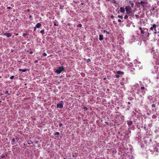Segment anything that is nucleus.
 I'll return each instance as SVG.
<instances>
[{"mask_svg": "<svg viewBox=\"0 0 159 159\" xmlns=\"http://www.w3.org/2000/svg\"><path fill=\"white\" fill-rule=\"evenodd\" d=\"M65 68L63 66H59L57 69H54L55 72L57 73V75L59 74L61 72L64 71Z\"/></svg>", "mask_w": 159, "mask_h": 159, "instance_id": "obj_1", "label": "nucleus"}, {"mask_svg": "<svg viewBox=\"0 0 159 159\" xmlns=\"http://www.w3.org/2000/svg\"><path fill=\"white\" fill-rule=\"evenodd\" d=\"M125 10L126 14L129 16H130L131 13H132V8L129 6H126L125 7Z\"/></svg>", "mask_w": 159, "mask_h": 159, "instance_id": "obj_2", "label": "nucleus"}, {"mask_svg": "<svg viewBox=\"0 0 159 159\" xmlns=\"http://www.w3.org/2000/svg\"><path fill=\"white\" fill-rule=\"evenodd\" d=\"M146 32L147 33V34H146L145 35H146V37H148L150 35L149 33L148 32V29L146 28H143V30H141V34H144Z\"/></svg>", "mask_w": 159, "mask_h": 159, "instance_id": "obj_3", "label": "nucleus"}, {"mask_svg": "<svg viewBox=\"0 0 159 159\" xmlns=\"http://www.w3.org/2000/svg\"><path fill=\"white\" fill-rule=\"evenodd\" d=\"M157 28V25L156 24H153L152 25V26L150 27V29L152 30H154V34H156L157 33H159V32L157 31V30L156 29Z\"/></svg>", "mask_w": 159, "mask_h": 159, "instance_id": "obj_4", "label": "nucleus"}, {"mask_svg": "<svg viewBox=\"0 0 159 159\" xmlns=\"http://www.w3.org/2000/svg\"><path fill=\"white\" fill-rule=\"evenodd\" d=\"M116 73L117 74L116 75L115 77L116 78H119L120 77V76L118 75H123L124 73L123 71L118 70L117 71Z\"/></svg>", "mask_w": 159, "mask_h": 159, "instance_id": "obj_5", "label": "nucleus"}, {"mask_svg": "<svg viewBox=\"0 0 159 159\" xmlns=\"http://www.w3.org/2000/svg\"><path fill=\"white\" fill-rule=\"evenodd\" d=\"M146 4V2L143 1H141L140 2H139L138 3V4L139 5L141 4V6H142L143 7H144L145 6V5Z\"/></svg>", "mask_w": 159, "mask_h": 159, "instance_id": "obj_6", "label": "nucleus"}, {"mask_svg": "<svg viewBox=\"0 0 159 159\" xmlns=\"http://www.w3.org/2000/svg\"><path fill=\"white\" fill-rule=\"evenodd\" d=\"M57 108H62L63 107V105L61 103H59L57 104Z\"/></svg>", "mask_w": 159, "mask_h": 159, "instance_id": "obj_7", "label": "nucleus"}, {"mask_svg": "<svg viewBox=\"0 0 159 159\" xmlns=\"http://www.w3.org/2000/svg\"><path fill=\"white\" fill-rule=\"evenodd\" d=\"M3 35L4 36H6L7 37L9 38L11 36L12 34L10 33H4Z\"/></svg>", "mask_w": 159, "mask_h": 159, "instance_id": "obj_8", "label": "nucleus"}, {"mask_svg": "<svg viewBox=\"0 0 159 159\" xmlns=\"http://www.w3.org/2000/svg\"><path fill=\"white\" fill-rule=\"evenodd\" d=\"M141 92L143 93V95H144L145 93V88L144 87H142L141 88Z\"/></svg>", "mask_w": 159, "mask_h": 159, "instance_id": "obj_9", "label": "nucleus"}, {"mask_svg": "<svg viewBox=\"0 0 159 159\" xmlns=\"http://www.w3.org/2000/svg\"><path fill=\"white\" fill-rule=\"evenodd\" d=\"M42 25L40 23H38L35 25V27L38 28H39Z\"/></svg>", "mask_w": 159, "mask_h": 159, "instance_id": "obj_10", "label": "nucleus"}, {"mask_svg": "<svg viewBox=\"0 0 159 159\" xmlns=\"http://www.w3.org/2000/svg\"><path fill=\"white\" fill-rule=\"evenodd\" d=\"M127 124L129 126L133 124V122L132 121L128 120L127 121Z\"/></svg>", "mask_w": 159, "mask_h": 159, "instance_id": "obj_11", "label": "nucleus"}, {"mask_svg": "<svg viewBox=\"0 0 159 159\" xmlns=\"http://www.w3.org/2000/svg\"><path fill=\"white\" fill-rule=\"evenodd\" d=\"M120 11L121 13H124L125 11V9L123 7H120Z\"/></svg>", "mask_w": 159, "mask_h": 159, "instance_id": "obj_12", "label": "nucleus"}, {"mask_svg": "<svg viewBox=\"0 0 159 159\" xmlns=\"http://www.w3.org/2000/svg\"><path fill=\"white\" fill-rule=\"evenodd\" d=\"M103 35L102 34H100L99 35V40L100 41H102L103 39Z\"/></svg>", "mask_w": 159, "mask_h": 159, "instance_id": "obj_13", "label": "nucleus"}, {"mask_svg": "<svg viewBox=\"0 0 159 159\" xmlns=\"http://www.w3.org/2000/svg\"><path fill=\"white\" fill-rule=\"evenodd\" d=\"M129 3L130 4L131 7H131V8L134 7V3H133L132 1H130L129 2Z\"/></svg>", "mask_w": 159, "mask_h": 159, "instance_id": "obj_14", "label": "nucleus"}, {"mask_svg": "<svg viewBox=\"0 0 159 159\" xmlns=\"http://www.w3.org/2000/svg\"><path fill=\"white\" fill-rule=\"evenodd\" d=\"M19 70L20 71H22L23 72H25V71H26L27 70V69H19Z\"/></svg>", "mask_w": 159, "mask_h": 159, "instance_id": "obj_15", "label": "nucleus"}, {"mask_svg": "<svg viewBox=\"0 0 159 159\" xmlns=\"http://www.w3.org/2000/svg\"><path fill=\"white\" fill-rule=\"evenodd\" d=\"M45 30L44 29H43V30H42L40 31V32L43 35L45 34L44 32Z\"/></svg>", "mask_w": 159, "mask_h": 159, "instance_id": "obj_16", "label": "nucleus"}, {"mask_svg": "<svg viewBox=\"0 0 159 159\" xmlns=\"http://www.w3.org/2000/svg\"><path fill=\"white\" fill-rule=\"evenodd\" d=\"M83 109L85 111H87L88 110V108L85 106H83Z\"/></svg>", "mask_w": 159, "mask_h": 159, "instance_id": "obj_17", "label": "nucleus"}, {"mask_svg": "<svg viewBox=\"0 0 159 159\" xmlns=\"http://www.w3.org/2000/svg\"><path fill=\"white\" fill-rule=\"evenodd\" d=\"M29 35V34L26 33H24L23 34V36L25 38H26V35Z\"/></svg>", "mask_w": 159, "mask_h": 159, "instance_id": "obj_18", "label": "nucleus"}, {"mask_svg": "<svg viewBox=\"0 0 159 159\" xmlns=\"http://www.w3.org/2000/svg\"><path fill=\"white\" fill-rule=\"evenodd\" d=\"M103 32L104 33H106L107 34H110L109 32L105 30H104L103 31Z\"/></svg>", "mask_w": 159, "mask_h": 159, "instance_id": "obj_19", "label": "nucleus"}, {"mask_svg": "<svg viewBox=\"0 0 159 159\" xmlns=\"http://www.w3.org/2000/svg\"><path fill=\"white\" fill-rule=\"evenodd\" d=\"M5 94H7L8 95H9L10 94V93H8V91L7 90H6L5 92Z\"/></svg>", "mask_w": 159, "mask_h": 159, "instance_id": "obj_20", "label": "nucleus"}, {"mask_svg": "<svg viewBox=\"0 0 159 159\" xmlns=\"http://www.w3.org/2000/svg\"><path fill=\"white\" fill-rule=\"evenodd\" d=\"M118 18H120V19H123V17L122 16H120V15H118Z\"/></svg>", "mask_w": 159, "mask_h": 159, "instance_id": "obj_21", "label": "nucleus"}, {"mask_svg": "<svg viewBox=\"0 0 159 159\" xmlns=\"http://www.w3.org/2000/svg\"><path fill=\"white\" fill-rule=\"evenodd\" d=\"M59 134H60L59 133V132H57L55 133L54 135H59Z\"/></svg>", "mask_w": 159, "mask_h": 159, "instance_id": "obj_22", "label": "nucleus"}, {"mask_svg": "<svg viewBox=\"0 0 159 159\" xmlns=\"http://www.w3.org/2000/svg\"><path fill=\"white\" fill-rule=\"evenodd\" d=\"M128 18V16L127 15H125L124 17V18L125 19H127Z\"/></svg>", "mask_w": 159, "mask_h": 159, "instance_id": "obj_23", "label": "nucleus"}, {"mask_svg": "<svg viewBox=\"0 0 159 159\" xmlns=\"http://www.w3.org/2000/svg\"><path fill=\"white\" fill-rule=\"evenodd\" d=\"M82 25L81 24H79L78 25H77V26L78 27H82Z\"/></svg>", "mask_w": 159, "mask_h": 159, "instance_id": "obj_24", "label": "nucleus"}, {"mask_svg": "<svg viewBox=\"0 0 159 159\" xmlns=\"http://www.w3.org/2000/svg\"><path fill=\"white\" fill-rule=\"evenodd\" d=\"M91 61V60L89 58L87 60V63H89V62H90Z\"/></svg>", "mask_w": 159, "mask_h": 159, "instance_id": "obj_25", "label": "nucleus"}, {"mask_svg": "<svg viewBox=\"0 0 159 159\" xmlns=\"http://www.w3.org/2000/svg\"><path fill=\"white\" fill-rule=\"evenodd\" d=\"M42 55L43 56H46L47 55V54L46 53H44Z\"/></svg>", "mask_w": 159, "mask_h": 159, "instance_id": "obj_26", "label": "nucleus"}, {"mask_svg": "<svg viewBox=\"0 0 159 159\" xmlns=\"http://www.w3.org/2000/svg\"><path fill=\"white\" fill-rule=\"evenodd\" d=\"M157 117V116H156V115H152V118H155Z\"/></svg>", "mask_w": 159, "mask_h": 159, "instance_id": "obj_27", "label": "nucleus"}, {"mask_svg": "<svg viewBox=\"0 0 159 159\" xmlns=\"http://www.w3.org/2000/svg\"><path fill=\"white\" fill-rule=\"evenodd\" d=\"M14 76L13 75L10 77V79H14Z\"/></svg>", "mask_w": 159, "mask_h": 159, "instance_id": "obj_28", "label": "nucleus"}, {"mask_svg": "<svg viewBox=\"0 0 159 159\" xmlns=\"http://www.w3.org/2000/svg\"><path fill=\"white\" fill-rule=\"evenodd\" d=\"M156 106L154 104H153L152 105V107H155Z\"/></svg>", "mask_w": 159, "mask_h": 159, "instance_id": "obj_29", "label": "nucleus"}, {"mask_svg": "<svg viewBox=\"0 0 159 159\" xmlns=\"http://www.w3.org/2000/svg\"><path fill=\"white\" fill-rule=\"evenodd\" d=\"M15 141V139L14 138H13L12 140V142H14Z\"/></svg>", "mask_w": 159, "mask_h": 159, "instance_id": "obj_30", "label": "nucleus"}, {"mask_svg": "<svg viewBox=\"0 0 159 159\" xmlns=\"http://www.w3.org/2000/svg\"><path fill=\"white\" fill-rule=\"evenodd\" d=\"M38 62V60H36L35 61H34V63H37Z\"/></svg>", "mask_w": 159, "mask_h": 159, "instance_id": "obj_31", "label": "nucleus"}, {"mask_svg": "<svg viewBox=\"0 0 159 159\" xmlns=\"http://www.w3.org/2000/svg\"><path fill=\"white\" fill-rule=\"evenodd\" d=\"M62 125H63V124H62V123H60L59 124V126H60V127H61V126H62Z\"/></svg>", "mask_w": 159, "mask_h": 159, "instance_id": "obj_32", "label": "nucleus"}, {"mask_svg": "<svg viewBox=\"0 0 159 159\" xmlns=\"http://www.w3.org/2000/svg\"><path fill=\"white\" fill-rule=\"evenodd\" d=\"M139 29L141 31V30H143L142 28L141 27H139Z\"/></svg>", "mask_w": 159, "mask_h": 159, "instance_id": "obj_33", "label": "nucleus"}, {"mask_svg": "<svg viewBox=\"0 0 159 159\" xmlns=\"http://www.w3.org/2000/svg\"><path fill=\"white\" fill-rule=\"evenodd\" d=\"M5 157V156L4 155H2L1 158H4Z\"/></svg>", "mask_w": 159, "mask_h": 159, "instance_id": "obj_34", "label": "nucleus"}, {"mask_svg": "<svg viewBox=\"0 0 159 159\" xmlns=\"http://www.w3.org/2000/svg\"><path fill=\"white\" fill-rule=\"evenodd\" d=\"M113 0V3L114 4H116V1L115 0Z\"/></svg>", "mask_w": 159, "mask_h": 159, "instance_id": "obj_35", "label": "nucleus"}, {"mask_svg": "<svg viewBox=\"0 0 159 159\" xmlns=\"http://www.w3.org/2000/svg\"><path fill=\"white\" fill-rule=\"evenodd\" d=\"M118 21L119 22H121V20L120 19H118Z\"/></svg>", "mask_w": 159, "mask_h": 159, "instance_id": "obj_36", "label": "nucleus"}, {"mask_svg": "<svg viewBox=\"0 0 159 159\" xmlns=\"http://www.w3.org/2000/svg\"><path fill=\"white\" fill-rule=\"evenodd\" d=\"M36 30V27L35 26L34 27V31H35Z\"/></svg>", "mask_w": 159, "mask_h": 159, "instance_id": "obj_37", "label": "nucleus"}, {"mask_svg": "<svg viewBox=\"0 0 159 159\" xmlns=\"http://www.w3.org/2000/svg\"><path fill=\"white\" fill-rule=\"evenodd\" d=\"M54 25H55V26H57V24H56V23H54Z\"/></svg>", "mask_w": 159, "mask_h": 159, "instance_id": "obj_38", "label": "nucleus"}, {"mask_svg": "<svg viewBox=\"0 0 159 159\" xmlns=\"http://www.w3.org/2000/svg\"><path fill=\"white\" fill-rule=\"evenodd\" d=\"M33 53V52H32V51H31V52H30V54H32Z\"/></svg>", "mask_w": 159, "mask_h": 159, "instance_id": "obj_39", "label": "nucleus"}, {"mask_svg": "<svg viewBox=\"0 0 159 159\" xmlns=\"http://www.w3.org/2000/svg\"><path fill=\"white\" fill-rule=\"evenodd\" d=\"M111 18H113L114 17V16L113 15H112L111 16Z\"/></svg>", "mask_w": 159, "mask_h": 159, "instance_id": "obj_40", "label": "nucleus"}, {"mask_svg": "<svg viewBox=\"0 0 159 159\" xmlns=\"http://www.w3.org/2000/svg\"><path fill=\"white\" fill-rule=\"evenodd\" d=\"M32 16H31V15H30V16H29V18H32Z\"/></svg>", "mask_w": 159, "mask_h": 159, "instance_id": "obj_41", "label": "nucleus"}, {"mask_svg": "<svg viewBox=\"0 0 159 159\" xmlns=\"http://www.w3.org/2000/svg\"><path fill=\"white\" fill-rule=\"evenodd\" d=\"M128 104H131L130 102H128Z\"/></svg>", "mask_w": 159, "mask_h": 159, "instance_id": "obj_42", "label": "nucleus"}, {"mask_svg": "<svg viewBox=\"0 0 159 159\" xmlns=\"http://www.w3.org/2000/svg\"><path fill=\"white\" fill-rule=\"evenodd\" d=\"M106 123L107 125H109V123L107 122H106Z\"/></svg>", "mask_w": 159, "mask_h": 159, "instance_id": "obj_43", "label": "nucleus"}, {"mask_svg": "<svg viewBox=\"0 0 159 159\" xmlns=\"http://www.w3.org/2000/svg\"><path fill=\"white\" fill-rule=\"evenodd\" d=\"M27 11L28 12H29L30 11V10L29 9H28L27 10Z\"/></svg>", "mask_w": 159, "mask_h": 159, "instance_id": "obj_44", "label": "nucleus"}, {"mask_svg": "<svg viewBox=\"0 0 159 159\" xmlns=\"http://www.w3.org/2000/svg\"><path fill=\"white\" fill-rule=\"evenodd\" d=\"M7 8L10 9L11 8V7H7Z\"/></svg>", "mask_w": 159, "mask_h": 159, "instance_id": "obj_45", "label": "nucleus"}, {"mask_svg": "<svg viewBox=\"0 0 159 159\" xmlns=\"http://www.w3.org/2000/svg\"><path fill=\"white\" fill-rule=\"evenodd\" d=\"M15 35H16V36H17L18 35V34H15Z\"/></svg>", "mask_w": 159, "mask_h": 159, "instance_id": "obj_46", "label": "nucleus"}, {"mask_svg": "<svg viewBox=\"0 0 159 159\" xmlns=\"http://www.w3.org/2000/svg\"><path fill=\"white\" fill-rule=\"evenodd\" d=\"M150 142H151V141H152V140H151V139H150Z\"/></svg>", "mask_w": 159, "mask_h": 159, "instance_id": "obj_47", "label": "nucleus"}, {"mask_svg": "<svg viewBox=\"0 0 159 159\" xmlns=\"http://www.w3.org/2000/svg\"><path fill=\"white\" fill-rule=\"evenodd\" d=\"M103 91H105V89H103Z\"/></svg>", "mask_w": 159, "mask_h": 159, "instance_id": "obj_48", "label": "nucleus"}, {"mask_svg": "<svg viewBox=\"0 0 159 159\" xmlns=\"http://www.w3.org/2000/svg\"><path fill=\"white\" fill-rule=\"evenodd\" d=\"M135 16H138L137 15H135Z\"/></svg>", "mask_w": 159, "mask_h": 159, "instance_id": "obj_49", "label": "nucleus"}, {"mask_svg": "<svg viewBox=\"0 0 159 159\" xmlns=\"http://www.w3.org/2000/svg\"><path fill=\"white\" fill-rule=\"evenodd\" d=\"M63 159H66V158H63Z\"/></svg>", "mask_w": 159, "mask_h": 159, "instance_id": "obj_50", "label": "nucleus"}, {"mask_svg": "<svg viewBox=\"0 0 159 159\" xmlns=\"http://www.w3.org/2000/svg\"><path fill=\"white\" fill-rule=\"evenodd\" d=\"M1 78V77L0 76V78Z\"/></svg>", "mask_w": 159, "mask_h": 159, "instance_id": "obj_51", "label": "nucleus"}]
</instances>
